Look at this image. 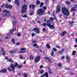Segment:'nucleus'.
I'll list each match as a JSON object with an SVG mask.
<instances>
[{"mask_svg": "<svg viewBox=\"0 0 77 77\" xmlns=\"http://www.w3.org/2000/svg\"><path fill=\"white\" fill-rule=\"evenodd\" d=\"M56 47L58 48H61V47L59 46H56Z\"/></svg>", "mask_w": 77, "mask_h": 77, "instance_id": "nucleus-44", "label": "nucleus"}, {"mask_svg": "<svg viewBox=\"0 0 77 77\" xmlns=\"http://www.w3.org/2000/svg\"><path fill=\"white\" fill-rule=\"evenodd\" d=\"M15 3L17 4L18 6H20V1L19 0H15Z\"/></svg>", "mask_w": 77, "mask_h": 77, "instance_id": "nucleus-14", "label": "nucleus"}, {"mask_svg": "<svg viewBox=\"0 0 77 77\" xmlns=\"http://www.w3.org/2000/svg\"><path fill=\"white\" fill-rule=\"evenodd\" d=\"M13 33V31H12H12H10V33L11 34H12Z\"/></svg>", "mask_w": 77, "mask_h": 77, "instance_id": "nucleus-61", "label": "nucleus"}, {"mask_svg": "<svg viewBox=\"0 0 77 77\" xmlns=\"http://www.w3.org/2000/svg\"><path fill=\"white\" fill-rule=\"evenodd\" d=\"M33 14H34V13H33V12H31L29 13V15L30 16L33 15Z\"/></svg>", "mask_w": 77, "mask_h": 77, "instance_id": "nucleus-39", "label": "nucleus"}, {"mask_svg": "<svg viewBox=\"0 0 77 77\" xmlns=\"http://www.w3.org/2000/svg\"><path fill=\"white\" fill-rule=\"evenodd\" d=\"M76 54V51H74L72 52V55H75Z\"/></svg>", "mask_w": 77, "mask_h": 77, "instance_id": "nucleus-32", "label": "nucleus"}, {"mask_svg": "<svg viewBox=\"0 0 77 77\" xmlns=\"http://www.w3.org/2000/svg\"><path fill=\"white\" fill-rule=\"evenodd\" d=\"M60 12V4L58 5L56 7V12L59 13Z\"/></svg>", "mask_w": 77, "mask_h": 77, "instance_id": "nucleus-6", "label": "nucleus"}, {"mask_svg": "<svg viewBox=\"0 0 77 77\" xmlns=\"http://www.w3.org/2000/svg\"><path fill=\"white\" fill-rule=\"evenodd\" d=\"M75 41L76 42V43L77 44V38L75 39Z\"/></svg>", "mask_w": 77, "mask_h": 77, "instance_id": "nucleus-64", "label": "nucleus"}, {"mask_svg": "<svg viewBox=\"0 0 77 77\" xmlns=\"http://www.w3.org/2000/svg\"><path fill=\"white\" fill-rule=\"evenodd\" d=\"M11 41L13 42L12 44H15V39H14L12 38L11 40Z\"/></svg>", "mask_w": 77, "mask_h": 77, "instance_id": "nucleus-28", "label": "nucleus"}, {"mask_svg": "<svg viewBox=\"0 0 77 77\" xmlns=\"http://www.w3.org/2000/svg\"><path fill=\"white\" fill-rule=\"evenodd\" d=\"M45 1L46 3H48V0H45Z\"/></svg>", "mask_w": 77, "mask_h": 77, "instance_id": "nucleus-55", "label": "nucleus"}, {"mask_svg": "<svg viewBox=\"0 0 77 77\" xmlns=\"http://www.w3.org/2000/svg\"><path fill=\"white\" fill-rule=\"evenodd\" d=\"M44 71L43 70H42L40 72V73L41 74H42V73H43L44 72Z\"/></svg>", "mask_w": 77, "mask_h": 77, "instance_id": "nucleus-54", "label": "nucleus"}, {"mask_svg": "<svg viewBox=\"0 0 77 77\" xmlns=\"http://www.w3.org/2000/svg\"><path fill=\"white\" fill-rule=\"evenodd\" d=\"M43 68V66H40V68Z\"/></svg>", "mask_w": 77, "mask_h": 77, "instance_id": "nucleus-63", "label": "nucleus"}, {"mask_svg": "<svg viewBox=\"0 0 77 77\" xmlns=\"http://www.w3.org/2000/svg\"><path fill=\"white\" fill-rule=\"evenodd\" d=\"M17 20H14L13 21V26H15L16 25V23H17Z\"/></svg>", "mask_w": 77, "mask_h": 77, "instance_id": "nucleus-22", "label": "nucleus"}, {"mask_svg": "<svg viewBox=\"0 0 77 77\" xmlns=\"http://www.w3.org/2000/svg\"><path fill=\"white\" fill-rule=\"evenodd\" d=\"M20 43H17L16 44V45H20Z\"/></svg>", "mask_w": 77, "mask_h": 77, "instance_id": "nucleus-56", "label": "nucleus"}, {"mask_svg": "<svg viewBox=\"0 0 77 77\" xmlns=\"http://www.w3.org/2000/svg\"><path fill=\"white\" fill-rule=\"evenodd\" d=\"M66 33V32L65 31H63L61 34L62 36H64L65 35V34Z\"/></svg>", "mask_w": 77, "mask_h": 77, "instance_id": "nucleus-19", "label": "nucleus"}, {"mask_svg": "<svg viewBox=\"0 0 77 77\" xmlns=\"http://www.w3.org/2000/svg\"><path fill=\"white\" fill-rule=\"evenodd\" d=\"M10 38V34H8L7 35V36L6 37V39H9Z\"/></svg>", "mask_w": 77, "mask_h": 77, "instance_id": "nucleus-30", "label": "nucleus"}, {"mask_svg": "<svg viewBox=\"0 0 77 77\" xmlns=\"http://www.w3.org/2000/svg\"><path fill=\"white\" fill-rule=\"evenodd\" d=\"M5 59H6V60H8V57H7V56H6L5 57Z\"/></svg>", "mask_w": 77, "mask_h": 77, "instance_id": "nucleus-60", "label": "nucleus"}, {"mask_svg": "<svg viewBox=\"0 0 77 77\" xmlns=\"http://www.w3.org/2000/svg\"><path fill=\"white\" fill-rule=\"evenodd\" d=\"M27 5H23L22 6V9L21 11V13L22 14H24L26 12V11H27Z\"/></svg>", "mask_w": 77, "mask_h": 77, "instance_id": "nucleus-4", "label": "nucleus"}, {"mask_svg": "<svg viewBox=\"0 0 77 77\" xmlns=\"http://www.w3.org/2000/svg\"><path fill=\"white\" fill-rule=\"evenodd\" d=\"M23 75L24 76V77H27V75L26 74H23Z\"/></svg>", "mask_w": 77, "mask_h": 77, "instance_id": "nucleus-42", "label": "nucleus"}, {"mask_svg": "<svg viewBox=\"0 0 77 77\" xmlns=\"http://www.w3.org/2000/svg\"><path fill=\"white\" fill-rule=\"evenodd\" d=\"M20 59H23V56L22 55H21L20 56Z\"/></svg>", "mask_w": 77, "mask_h": 77, "instance_id": "nucleus-57", "label": "nucleus"}, {"mask_svg": "<svg viewBox=\"0 0 77 77\" xmlns=\"http://www.w3.org/2000/svg\"><path fill=\"white\" fill-rule=\"evenodd\" d=\"M43 32H45V28H44L43 29Z\"/></svg>", "mask_w": 77, "mask_h": 77, "instance_id": "nucleus-59", "label": "nucleus"}, {"mask_svg": "<svg viewBox=\"0 0 77 77\" xmlns=\"http://www.w3.org/2000/svg\"><path fill=\"white\" fill-rule=\"evenodd\" d=\"M5 7L6 8H9V9H12V6L11 5H8V4H6L5 5Z\"/></svg>", "mask_w": 77, "mask_h": 77, "instance_id": "nucleus-11", "label": "nucleus"}, {"mask_svg": "<svg viewBox=\"0 0 77 77\" xmlns=\"http://www.w3.org/2000/svg\"><path fill=\"white\" fill-rule=\"evenodd\" d=\"M71 11H74V12H75L76 10L75 9V8L74 7H72L71 8Z\"/></svg>", "mask_w": 77, "mask_h": 77, "instance_id": "nucleus-24", "label": "nucleus"}, {"mask_svg": "<svg viewBox=\"0 0 77 77\" xmlns=\"http://www.w3.org/2000/svg\"><path fill=\"white\" fill-rule=\"evenodd\" d=\"M6 72H7L6 69H3L0 71V72H1V73H6Z\"/></svg>", "mask_w": 77, "mask_h": 77, "instance_id": "nucleus-12", "label": "nucleus"}, {"mask_svg": "<svg viewBox=\"0 0 77 77\" xmlns=\"http://www.w3.org/2000/svg\"><path fill=\"white\" fill-rule=\"evenodd\" d=\"M56 49L55 48H53V51H56Z\"/></svg>", "mask_w": 77, "mask_h": 77, "instance_id": "nucleus-46", "label": "nucleus"}, {"mask_svg": "<svg viewBox=\"0 0 77 77\" xmlns=\"http://www.w3.org/2000/svg\"><path fill=\"white\" fill-rule=\"evenodd\" d=\"M66 59L67 62H69V60H70V57H69L68 55H67L66 56Z\"/></svg>", "mask_w": 77, "mask_h": 77, "instance_id": "nucleus-17", "label": "nucleus"}, {"mask_svg": "<svg viewBox=\"0 0 77 77\" xmlns=\"http://www.w3.org/2000/svg\"><path fill=\"white\" fill-rule=\"evenodd\" d=\"M48 72L49 74H52V72L50 70L48 71Z\"/></svg>", "mask_w": 77, "mask_h": 77, "instance_id": "nucleus-49", "label": "nucleus"}, {"mask_svg": "<svg viewBox=\"0 0 77 77\" xmlns=\"http://www.w3.org/2000/svg\"><path fill=\"white\" fill-rule=\"evenodd\" d=\"M40 59H41V57L40 56H38L36 57L35 59V62H39L40 60Z\"/></svg>", "mask_w": 77, "mask_h": 77, "instance_id": "nucleus-10", "label": "nucleus"}, {"mask_svg": "<svg viewBox=\"0 0 77 77\" xmlns=\"http://www.w3.org/2000/svg\"><path fill=\"white\" fill-rule=\"evenodd\" d=\"M50 19L51 21H53L54 20V19L52 17H50Z\"/></svg>", "mask_w": 77, "mask_h": 77, "instance_id": "nucleus-37", "label": "nucleus"}, {"mask_svg": "<svg viewBox=\"0 0 77 77\" xmlns=\"http://www.w3.org/2000/svg\"><path fill=\"white\" fill-rule=\"evenodd\" d=\"M66 5H70V2L68 1H67L66 2Z\"/></svg>", "mask_w": 77, "mask_h": 77, "instance_id": "nucleus-29", "label": "nucleus"}, {"mask_svg": "<svg viewBox=\"0 0 77 77\" xmlns=\"http://www.w3.org/2000/svg\"><path fill=\"white\" fill-rule=\"evenodd\" d=\"M26 50V48H22L20 49V51H23V50Z\"/></svg>", "mask_w": 77, "mask_h": 77, "instance_id": "nucleus-34", "label": "nucleus"}, {"mask_svg": "<svg viewBox=\"0 0 77 77\" xmlns=\"http://www.w3.org/2000/svg\"><path fill=\"white\" fill-rule=\"evenodd\" d=\"M62 11L63 14L65 15L68 16V15H69V11H68V9L66 8V7L63 8L62 9Z\"/></svg>", "mask_w": 77, "mask_h": 77, "instance_id": "nucleus-1", "label": "nucleus"}, {"mask_svg": "<svg viewBox=\"0 0 77 77\" xmlns=\"http://www.w3.org/2000/svg\"><path fill=\"white\" fill-rule=\"evenodd\" d=\"M39 51L40 53H42V50L41 49H39Z\"/></svg>", "mask_w": 77, "mask_h": 77, "instance_id": "nucleus-52", "label": "nucleus"}, {"mask_svg": "<svg viewBox=\"0 0 77 77\" xmlns=\"http://www.w3.org/2000/svg\"><path fill=\"white\" fill-rule=\"evenodd\" d=\"M35 33H32V34H31V35H32V37H33L34 36H35Z\"/></svg>", "mask_w": 77, "mask_h": 77, "instance_id": "nucleus-45", "label": "nucleus"}, {"mask_svg": "<svg viewBox=\"0 0 77 77\" xmlns=\"http://www.w3.org/2000/svg\"><path fill=\"white\" fill-rule=\"evenodd\" d=\"M44 13V10L42 8L38 9V14L39 15H41Z\"/></svg>", "mask_w": 77, "mask_h": 77, "instance_id": "nucleus-5", "label": "nucleus"}, {"mask_svg": "<svg viewBox=\"0 0 77 77\" xmlns=\"http://www.w3.org/2000/svg\"><path fill=\"white\" fill-rule=\"evenodd\" d=\"M36 7V6H35V5L32 4L29 5V9H34Z\"/></svg>", "mask_w": 77, "mask_h": 77, "instance_id": "nucleus-8", "label": "nucleus"}, {"mask_svg": "<svg viewBox=\"0 0 77 77\" xmlns=\"http://www.w3.org/2000/svg\"><path fill=\"white\" fill-rule=\"evenodd\" d=\"M3 12L5 13V14H2V16L3 17H8L11 15V13L7 10H4Z\"/></svg>", "mask_w": 77, "mask_h": 77, "instance_id": "nucleus-3", "label": "nucleus"}, {"mask_svg": "<svg viewBox=\"0 0 77 77\" xmlns=\"http://www.w3.org/2000/svg\"><path fill=\"white\" fill-rule=\"evenodd\" d=\"M43 9L44 10H46L47 9V7L45 6L43 7Z\"/></svg>", "mask_w": 77, "mask_h": 77, "instance_id": "nucleus-47", "label": "nucleus"}, {"mask_svg": "<svg viewBox=\"0 0 77 77\" xmlns=\"http://www.w3.org/2000/svg\"><path fill=\"white\" fill-rule=\"evenodd\" d=\"M33 30L34 31H36L35 32L37 33H40L39 29L38 28H35L33 29Z\"/></svg>", "mask_w": 77, "mask_h": 77, "instance_id": "nucleus-9", "label": "nucleus"}, {"mask_svg": "<svg viewBox=\"0 0 77 77\" xmlns=\"http://www.w3.org/2000/svg\"><path fill=\"white\" fill-rule=\"evenodd\" d=\"M33 47H37V48H39V45L37 44L36 43H35L33 45Z\"/></svg>", "mask_w": 77, "mask_h": 77, "instance_id": "nucleus-21", "label": "nucleus"}, {"mask_svg": "<svg viewBox=\"0 0 77 77\" xmlns=\"http://www.w3.org/2000/svg\"><path fill=\"white\" fill-rule=\"evenodd\" d=\"M8 62H14V60L10 58L8 60Z\"/></svg>", "mask_w": 77, "mask_h": 77, "instance_id": "nucleus-27", "label": "nucleus"}, {"mask_svg": "<svg viewBox=\"0 0 77 77\" xmlns=\"http://www.w3.org/2000/svg\"><path fill=\"white\" fill-rule=\"evenodd\" d=\"M46 25H47V24H46V23H43V25L44 26H46Z\"/></svg>", "mask_w": 77, "mask_h": 77, "instance_id": "nucleus-48", "label": "nucleus"}, {"mask_svg": "<svg viewBox=\"0 0 77 77\" xmlns=\"http://www.w3.org/2000/svg\"><path fill=\"white\" fill-rule=\"evenodd\" d=\"M23 67V65H20L18 66V68L19 69Z\"/></svg>", "mask_w": 77, "mask_h": 77, "instance_id": "nucleus-40", "label": "nucleus"}, {"mask_svg": "<svg viewBox=\"0 0 77 77\" xmlns=\"http://www.w3.org/2000/svg\"><path fill=\"white\" fill-rule=\"evenodd\" d=\"M16 52H17L16 50H12L9 52V53L11 54H14L15 53H16Z\"/></svg>", "mask_w": 77, "mask_h": 77, "instance_id": "nucleus-13", "label": "nucleus"}, {"mask_svg": "<svg viewBox=\"0 0 77 77\" xmlns=\"http://www.w3.org/2000/svg\"><path fill=\"white\" fill-rule=\"evenodd\" d=\"M43 76H45L46 77H48V72H46L43 75Z\"/></svg>", "mask_w": 77, "mask_h": 77, "instance_id": "nucleus-20", "label": "nucleus"}, {"mask_svg": "<svg viewBox=\"0 0 77 77\" xmlns=\"http://www.w3.org/2000/svg\"><path fill=\"white\" fill-rule=\"evenodd\" d=\"M44 5V3L41 2L40 3V8H42V7H43Z\"/></svg>", "mask_w": 77, "mask_h": 77, "instance_id": "nucleus-26", "label": "nucleus"}, {"mask_svg": "<svg viewBox=\"0 0 77 77\" xmlns=\"http://www.w3.org/2000/svg\"><path fill=\"white\" fill-rule=\"evenodd\" d=\"M65 51V49L63 48L60 51H58V54H62V53L64 52Z\"/></svg>", "mask_w": 77, "mask_h": 77, "instance_id": "nucleus-15", "label": "nucleus"}, {"mask_svg": "<svg viewBox=\"0 0 77 77\" xmlns=\"http://www.w3.org/2000/svg\"><path fill=\"white\" fill-rule=\"evenodd\" d=\"M23 18H27V15H25L23 16Z\"/></svg>", "mask_w": 77, "mask_h": 77, "instance_id": "nucleus-50", "label": "nucleus"}, {"mask_svg": "<svg viewBox=\"0 0 77 77\" xmlns=\"http://www.w3.org/2000/svg\"><path fill=\"white\" fill-rule=\"evenodd\" d=\"M13 19H14L15 20H17V18H16V17L15 16H13L12 17Z\"/></svg>", "mask_w": 77, "mask_h": 77, "instance_id": "nucleus-36", "label": "nucleus"}, {"mask_svg": "<svg viewBox=\"0 0 77 77\" xmlns=\"http://www.w3.org/2000/svg\"><path fill=\"white\" fill-rule=\"evenodd\" d=\"M17 29L16 28V27H14L13 29L12 30V31L13 32H15V30H16V29Z\"/></svg>", "mask_w": 77, "mask_h": 77, "instance_id": "nucleus-41", "label": "nucleus"}, {"mask_svg": "<svg viewBox=\"0 0 77 77\" xmlns=\"http://www.w3.org/2000/svg\"><path fill=\"white\" fill-rule=\"evenodd\" d=\"M8 69H9V71H10V72L12 71V69H10L9 68V67H8Z\"/></svg>", "mask_w": 77, "mask_h": 77, "instance_id": "nucleus-51", "label": "nucleus"}, {"mask_svg": "<svg viewBox=\"0 0 77 77\" xmlns=\"http://www.w3.org/2000/svg\"><path fill=\"white\" fill-rule=\"evenodd\" d=\"M57 66H58V67H60V66H62V63H58L57 64Z\"/></svg>", "mask_w": 77, "mask_h": 77, "instance_id": "nucleus-33", "label": "nucleus"}, {"mask_svg": "<svg viewBox=\"0 0 77 77\" xmlns=\"http://www.w3.org/2000/svg\"><path fill=\"white\" fill-rule=\"evenodd\" d=\"M38 23H39V24H40L41 23V21L38 20L37 22Z\"/></svg>", "mask_w": 77, "mask_h": 77, "instance_id": "nucleus-62", "label": "nucleus"}, {"mask_svg": "<svg viewBox=\"0 0 77 77\" xmlns=\"http://www.w3.org/2000/svg\"><path fill=\"white\" fill-rule=\"evenodd\" d=\"M17 36H21V34H20L19 33H18Z\"/></svg>", "mask_w": 77, "mask_h": 77, "instance_id": "nucleus-53", "label": "nucleus"}, {"mask_svg": "<svg viewBox=\"0 0 77 77\" xmlns=\"http://www.w3.org/2000/svg\"><path fill=\"white\" fill-rule=\"evenodd\" d=\"M19 65H18V63H14V65L13 64H11L10 66V68H11V69H12V71L13 72H14L15 71V69L16 68H17V67H18V66Z\"/></svg>", "mask_w": 77, "mask_h": 77, "instance_id": "nucleus-2", "label": "nucleus"}, {"mask_svg": "<svg viewBox=\"0 0 77 77\" xmlns=\"http://www.w3.org/2000/svg\"><path fill=\"white\" fill-rule=\"evenodd\" d=\"M44 58L45 60H48L49 61V62L50 63H51V60L48 57H45Z\"/></svg>", "mask_w": 77, "mask_h": 77, "instance_id": "nucleus-18", "label": "nucleus"}, {"mask_svg": "<svg viewBox=\"0 0 77 77\" xmlns=\"http://www.w3.org/2000/svg\"><path fill=\"white\" fill-rule=\"evenodd\" d=\"M30 59H33V55H31L30 56Z\"/></svg>", "mask_w": 77, "mask_h": 77, "instance_id": "nucleus-38", "label": "nucleus"}, {"mask_svg": "<svg viewBox=\"0 0 77 77\" xmlns=\"http://www.w3.org/2000/svg\"><path fill=\"white\" fill-rule=\"evenodd\" d=\"M1 49L2 51V55H3V56H5L6 54V52H5V50H4V49H3V48H1Z\"/></svg>", "mask_w": 77, "mask_h": 77, "instance_id": "nucleus-16", "label": "nucleus"}, {"mask_svg": "<svg viewBox=\"0 0 77 77\" xmlns=\"http://www.w3.org/2000/svg\"><path fill=\"white\" fill-rule=\"evenodd\" d=\"M54 55V52L53 51H52V53L51 54V56H53Z\"/></svg>", "mask_w": 77, "mask_h": 77, "instance_id": "nucleus-43", "label": "nucleus"}, {"mask_svg": "<svg viewBox=\"0 0 77 77\" xmlns=\"http://www.w3.org/2000/svg\"><path fill=\"white\" fill-rule=\"evenodd\" d=\"M46 47L47 48H51L50 46L49 45V44L48 43H47L46 44Z\"/></svg>", "mask_w": 77, "mask_h": 77, "instance_id": "nucleus-25", "label": "nucleus"}, {"mask_svg": "<svg viewBox=\"0 0 77 77\" xmlns=\"http://www.w3.org/2000/svg\"><path fill=\"white\" fill-rule=\"evenodd\" d=\"M46 23H50V20H48L47 22Z\"/></svg>", "mask_w": 77, "mask_h": 77, "instance_id": "nucleus-58", "label": "nucleus"}, {"mask_svg": "<svg viewBox=\"0 0 77 77\" xmlns=\"http://www.w3.org/2000/svg\"><path fill=\"white\" fill-rule=\"evenodd\" d=\"M36 42V41L33 40L32 42V44H35Z\"/></svg>", "mask_w": 77, "mask_h": 77, "instance_id": "nucleus-35", "label": "nucleus"}, {"mask_svg": "<svg viewBox=\"0 0 77 77\" xmlns=\"http://www.w3.org/2000/svg\"><path fill=\"white\" fill-rule=\"evenodd\" d=\"M74 23V21H70L69 22V24L70 26H72V24H73Z\"/></svg>", "mask_w": 77, "mask_h": 77, "instance_id": "nucleus-23", "label": "nucleus"}, {"mask_svg": "<svg viewBox=\"0 0 77 77\" xmlns=\"http://www.w3.org/2000/svg\"><path fill=\"white\" fill-rule=\"evenodd\" d=\"M36 1H37L36 3V5H40V1H39L38 0H37Z\"/></svg>", "mask_w": 77, "mask_h": 77, "instance_id": "nucleus-31", "label": "nucleus"}, {"mask_svg": "<svg viewBox=\"0 0 77 77\" xmlns=\"http://www.w3.org/2000/svg\"><path fill=\"white\" fill-rule=\"evenodd\" d=\"M46 25L48 27H49L51 29H54V26L53 25H51L50 23H47Z\"/></svg>", "mask_w": 77, "mask_h": 77, "instance_id": "nucleus-7", "label": "nucleus"}]
</instances>
